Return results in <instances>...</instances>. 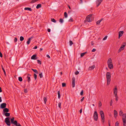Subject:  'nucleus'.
I'll return each instance as SVG.
<instances>
[{
    "instance_id": "1",
    "label": "nucleus",
    "mask_w": 126,
    "mask_h": 126,
    "mask_svg": "<svg viewBox=\"0 0 126 126\" xmlns=\"http://www.w3.org/2000/svg\"><path fill=\"white\" fill-rule=\"evenodd\" d=\"M111 74L109 72H107L106 73V77L107 82V85H109L111 81Z\"/></svg>"
},
{
    "instance_id": "2",
    "label": "nucleus",
    "mask_w": 126,
    "mask_h": 126,
    "mask_svg": "<svg viewBox=\"0 0 126 126\" xmlns=\"http://www.w3.org/2000/svg\"><path fill=\"white\" fill-rule=\"evenodd\" d=\"M107 63L109 68L110 69H112L113 68L112 60L111 58H109L107 61Z\"/></svg>"
},
{
    "instance_id": "3",
    "label": "nucleus",
    "mask_w": 126,
    "mask_h": 126,
    "mask_svg": "<svg viewBox=\"0 0 126 126\" xmlns=\"http://www.w3.org/2000/svg\"><path fill=\"white\" fill-rule=\"evenodd\" d=\"M93 15V14H90L88 16L86 17V19L84 21V22L85 23L86 22H90L92 21V17Z\"/></svg>"
},
{
    "instance_id": "4",
    "label": "nucleus",
    "mask_w": 126,
    "mask_h": 126,
    "mask_svg": "<svg viewBox=\"0 0 126 126\" xmlns=\"http://www.w3.org/2000/svg\"><path fill=\"white\" fill-rule=\"evenodd\" d=\"M100 113L101 118V121L103 123H104L105 121L104 114L103 111L102 110H100Z\"/></svg>"
},
{
    "instance_id": "5",
    "label": "nucleus",
    "mask_w": 126,
    "mask_h": 126,
    "mask_svg": "<svg viewBox=\"0 0 126 126\" xmlns=\"http://www.w3.org/2000/svg\"><path fill=\"white\" fill-rule=\"evenodd\" d=\"M123 45L121 46L118 50V52L119 53L121 51L123 50L125 48V47L126 45V43L125 42L123 43Z\"/></svg>"
},
{
    "instance_id": "6",
    "label": "nucleus",
    "mask_w": 126,
    "mask_h": 126,
    "mask_svg": "<svg viewBox=\"0 0 126 126\" xmlns=\"http://www.w3.org/2000/svg\"><path fill=\"white\" fill-rule=\"evenodd\" d=\"M93 117L94 120L95 121H97L98 119V116L97 112L96 111H94Z\"/></svg>"
},
{
    "instance_id": "7",
    "label": "nucleus",
    "mask_w": 126,
    "mask_h": 126,
    "mask_svg": "<svg viewBox=\"0 0 126 126\" xmlns=\"http://www.w3.org/2000/svg\"><path fill=\"white\" fill-rule=\"evenodd\" d=\"M103 0H97L96 1V4H97L96 7H98L100 4L101 2Z\"/></svg>"
},
{
    "instance_id": "8",
    "label": "nucleus",
    "mask_w": 126,
    "mask_h": 126,
    "mask_svg": "<svg viewBox=\"0 0 126 126\" xmlns=\"http://www.w3.org/2000/svg\"><path fill=\"white\" fill-rule=\"evenodd\" d=\"M7 104L5 103H3L1 104L0 106V108L1 109H4L6 107Z\"/></svg>"
},
{
    "instance_id": "9",
    "label": "nucleus",
    "mask_w": 126,
    "mask_h": 126,
    "mask_svg": "<svg viewBox=\"0 0 126 126\" xmlns=\"http://www.w3.org/2000/svg\"><path fill=\"white\" fill-rule=\"evenodd\" d=\"M117 88L116 86L113 89V93L115 95H117Z\"/></svg>"
},
{
    "instance_id": "10",
    "label": "nucleus",
    "mask_w": 126,
    "mask_h": 126,
    "mask_svg": "<svg viewBox=\"0 0 126 126\" xmlns=\"http://www.w3.org/2000/svg\"><path fill=\"white\" fill-rule=\"evenodd\" d=\"M75 78L74 77H73L72 79V87L74 88L75 86Z\"/></svg>"
},
{
    "instance_id": "11",
    "label": "nucleus",
    "mask_w": 126,
    "mask_h": 126,
    "mask_svg": "<svg viewBox=\"0 0 126 126\" xmlns=\"http://www.w3.org/2000/svg\"><path fill=\"white\" fill-rule=\"evenodd\" d=\"M37 55L36 54L33 55L31 57V59L32 60H36L37 59V57H36Z\"/></svg>"
},
{
    "instance_id": "12",
    "label": "nucleus",
    "mask_w": 126,
    "mask_h": 126,
    "mask_svg": "<svg viewBox=\"0 0 126 126\" xmlns=\"http://www.w3.org/2000/svg\"><path fill=\"white\" fill-rule=\"evenodd\" d=\"M3 111V113H5L9 112V110L8 109L5 108L4 109Z\"/></svg>"
},
{
    "instance_id": "13",
    "label": "nucleus",
    "mask_w": 126,
    "mask_h": 126,
    "mask_svg": "<svg viewBox=\"0 0 126 126\" xmlns=\"http://www.w3.org/2000/svg\"><path fill=\"white\" fill-rule=\"evenodd\" d=\"M123 117L122 118V120L123 121L126 120V114L124 113L122 115Z\"/></svg>"
},
{
    "instance_id": "14",
    "label": "nucleus",
    "mask_w": 126,
    "mask_h": 126,
    "mask_svg": "<svg viewBox=\"0 0 126 126\" xmlns=\"http://www.w3.org/2000/svg\"><path fill=\"white\" fill-rule=\"evenodd\" d=\"M117 111L115 110H114V117L116 118L117 117Z\"/></svg>"
},
{
    "instance_id": "15",
    "label": "nucleus",
    "mask_w": 126,
    "mask_h": 126,
    "mask_svg": "<svg viewBox=\"0 0 126 126\" xmlns=\"http://www.w3.org/2000/svg\"><path fill=\"white\" fill-rule=\"evenodd\" d=\"M33 38V37L32 36L28 39V41L27 42V44L28 45H29L30 44L31 39Z\"/></svg>"
},
{
    "instance_id": "16",
    "label": "nucleus",
    "mask_w": 126,
    "mask_h": 126,
    "mask_svg": "<svg viewBox=\"0 0 126 126\" xmlns=\"http://www.w3.org/2000/svg\"><path fill=\"white\" fill-rule=\"evenodd\" d=\"M31 76L30 74H28L27 76V78L28 79L27 80L28 82H29L30 80V77Z\"/></svg>"
},
{
    "instance_id": "17",
    "label": "nucleus",
    "mask_w": 126,
    "mask_h": 126,
    "mask_svg": "<svg viewBox=\"0 0 126 126\" xmlns=\"http://www.w3.org/2000/svg\"><path fill=\"white\" fill-rule=\"evenodd\" d=\"M95 67V65H93L92 66H91L89 67V69L90 70H91L94 69Z\"/></svg>"
},
{
    "instance_id": "18",
    "label": "nucleus",
    "mask_w": 126,
    "mask_h": 126,
    "mask_svg": "<svg viewBox=\"0 0 126 126\" xmlns=\"http://www.w3.org/2000/svg\"><path fill=\"white\" fill-rule=\"evenodd\" d=\"M103 18H101L100 20H98L97 21L96 23V24L97 25H99V24L100 22L103 20Z\"/></svg>"
},
{
    "instance_id": "19",
    "label": "nucleus",
    "mask_w": 126,
    "mask_h": 126,
    "mask_svg": "<svg viewBox=\"0 0 126 126\" xmlns=\"http://www.w3.org/2000/svg\"><path fill=\"white\" fill-rule=\"evenodd\" d=\"M124 33V31H120L119 32V35L120 36H122Z\"/></svg>"
},
{
    "instance_id": "20",
    "label": "nucleus",
    "mask_w": 126,
    "mask_h": 126,
    "mask_svg": "<svg viewBox=\"0 0 126 126\" xmlns=\"http://www.w3.org/2000/svg\"><path fill=\"white\" fill-rule=\"evenodd\" d=\"M25 10H28L30 11H32V10L31 8L29 7H25L24 8Z\"/></svg>"
},
{
    "instance_id": "21",
    "label": "nucleus",
    "mask_w": 126,
    "mask_h": 126,
    "mask_svg": "<svg viewBox=\"0 0 126 126\" xmlns=\"http://www.w3.org/2000/svg\"><path fill=\"white\" fill-rule=\"evenodd\" d=\"M1 67L2 68L4 72V75L5 76H6V72H5V70L4 69V68L3 67V66H2V65H1Z\"/></svg>"
},
{
    "instance_id": "22",
    "label": "nucleus",
    "mask_w": 126,
    "mask_h": 126,
    "mask_svg": "<svg viewBox=\"0 0 126 126\" xmlns=\"http://www.w3.org/2000/svg\"><path fill=\"white\" fill-rule=\"evenodd\" d=\"M41 4H38L36 6V8L37 9H39L41 8Z\"/></svg>"
},
{
    "instance_id": "23",
    "label": "nucleus",
    "mask_w": 126,
    "mask_h": 126,
    "mask_svg": "<svg viewBox=\"0 0 126 126\" xmlns=\"http://www.w3.org/2000/svg\"><path fill=\"white\" fill-rule=\"evenodd\" d=\"M32 70L35 73L37 74H38V72L36 70L33 69H32Z\"/></svg>"
},
{
    "instance_id": "24",
    "label": "nucleus",
    "mask_w": 126,
    "mask_h": 126,
    "mask_svg": "<svg viewBox=\"0 0 126 126\" xmlns=\"http://www.w3.org/2000/svg\"><path fill=\"white\" fill-rule=\"evenodd\" d=\"M87 53V52L84 53H81L80 54V56L81 57H83L84 55Z\"/></svg>"
},
{
    "instance_id": "25",
    "label": "nucleus",
    "mask_w": 126,
    "mask_h": 126,
    "mask_svg": "<svg viewBox=\"0 0 126 126\" xmlns=\"http://www.w3.org/2000/svg\"><path fill=\"white\" fill-rule=\"evenodd\" d=\"M44 100V103L46 104V103L47 101V98L46 97H44L43 98Z\"/></svg>"
},
{
    "instance_id": "26",
    "label": "nucleus",
    "mask_w": 126,
    "mask_h": 126,
    "mask_svg": "<svg viewBox=\"0 0 126 126\" xmlns=\"http://www.w3.org/2000/svg\"><path fill=\"white\" fill-rule=\"evenodd\" d=\"M123 125L124 126H126V120L123 121Z\"/></svg>"
},
{
    "instance_id": "27",
    "label": "nucleus",
    "mask_w": 126,
    "mask_h": 126,
    "mask_svg": "<svg viewBox=\"0 0 126 126\" xmlns=\"http://www.w3.org/2000/svg\"><path fill=\"white\" fill-rule=\"evenodd\" d=\"M39 0H32L30 3H33L37 2V1Z\"/></svg>"
},
{
    "instance_id": "28",
    "label": "nucleus",
    "mask_w": 126,
    "mask_h": 126,
    "mask_svg": "<svg viewBox=\"0 0 126 126\" xmlns=\"http://www.w3.org/2000/svg\"><path fill=\"white\" fill-rule=\"evenodd\" d=\"M18 80L20 82H21L22 81V79L21 77H18Z\"/></svg>"
},
{
    "instance_id": "29",
    "label": "nucleus",
    "mask_w": 126,
    "mask_h": 126,
    "mask_svg": "<svg viewBox=\"0 0 126 126\" xmlns=\"http://www.w3.org/2000/svg\"><path fill=\"white\" fill-rule=\"evenodd\" d=\"M123 112L122 110H120L119 113V115L120 116H122L123 115Z\"/></svg>"
},
{
    "instance_id": "30",
    "label": "nucleus",
    "mask_w": 126,
    "mask_h": 126,
    "mask_svg": "<svg viewBox=\"0 0 126 126\" xmlns=\"http://www.w3.org/2000/svg\"><path fill=\"white\" fill-rule=\"evenodd\" d=\"M58 98L59 99H60V91H59L58 92Z\"/></svg>"
},
{
    "instance_id": "31",
    "label": "nucleus",
    "mask_w": 126,
    "mask_h": 126,
    "mask_svg": "<svg viewBox=\"0 0 126 126\" xmlns=\"http://www.w3.org/2000/svg\"><path fill=\"white\" fill-rule=\"evenodd\" d=\"M20 40L22 41L24 40V38L23 36H21L20 37Z\"/></svg>"
},
{
    "instance_id": "32",
    "label": "nucleus",
    "mask_w": 126,
    "mask_h": 126,
    "mask_svg": "<svg viewBox=\"0 0 126 126\" xmlns=\"http://www.w3.org/2000/svg\"><path fill=\"white\" fill-rule=\"evenodd\" d=\"M73 19L72 18H70L68 20V21L69 22H73Z\"/></svg>"
},
{
    "instance_id": "33",
    "label": "nucleus",
    "mask_w": 126,
    "mask_h": 126,
    "mask_svg": "<svg viewBox=\"0 0 126 126\" xmlns=\"http://www.w3.org/2000/svg\"><path fill=\"white\" fill-rule=\"evenodd\" d=\"M37 75L35 73L34 74V77L35 80H36L37 78Z\"/></svg>"
},
{
    "instance_id": "34",
    "label": "nucleus",
    "mask_w": 126,
    "mask_h": 126,
    "mask_svg": "<svg viewBox=\"0 0 126 126\" xmlns=\"http://www.w3.org/2000/svg\"><path fill=\"white\" fill-rule=\"evenodd\" d=\"M64 16L65 18H67V14L66 12H65L64 13Z\"/></svg>"
},
{
    "instance_id": "35",
    "label": "nucleus",
    "mask_w": 126,
    "mask_h": 126,
    "mask_svg": "<svg viewBox=\"0 0 126 126\" xmlns=\"http://www.w3.org/2000/svg\"><path fill=\"white\" fill-rule=\"evenodd\" d=\"M115 95V97H116V101H118V96H117V95Z\"/></svg>"
},
{
    "instance_id": "36",
    "label": "nucleus",
    "mask_w": 126,
    "mask_h": 126,
    "mask_svg": "<svg viewBox=\"0 0 126 126\" xmlns=\"http://www.w3.org/2000/svg\"><path fill=\"white\" fill-rule=\"evenodd\" d=\"M51 20L52 22L54 23H55L56 22V20L54 18L51 19Z\"/></svg>"
},
{
    "instance_id": "37",
    "label": "nucleus",
    "mask_w": 126,
    "mask_h": 126,
    "mask_svg": "<svg viewBox=\"0 0 126 126\" xmlns=\"http://www.w3.org/2000/svg\"><path fill=\"white\" fill-rule=\"evenodd\" d=\"M62 86L63 87H65L66 86V84L65 83H63L62 84Z\"/></svg>"
},
{
    "instance_id": "38",
    "label": "nucleus",
    "mask_w": 126,
    "mask_h": 126,
    "mask_svg": "<svg viewBox=\"0 0 126 126\" xmlns=\"http://www.w3.org/2000/svg\"><path fill=\"white\" fill-rule=\"evenodd\" d=\"M70 45L71 46L73 44V42L71 41H69Z\"/></svg>"
},
{
    "instance_id": "39",
    "label": "nucleus",
    "mask_w": 126,
    "mask_h": 126,
    "mask_svg": "<svg viewBox=\"0 0 126 126\" xmlns=\"http://www.w3.org/2000/svg\"><path fill=\"white\" fill-rule=\"evenodd\" d=\"M115 126H119V122L118 121H117L115 123Z\"/></svg>"
},
{
    "instance_id": "40",
    "label": "nucleus",
    "mask_w": 126,
    "mask_h": 126,
    "mask_svg": "<svg viewBox=\"0 0 126 126\" xmlns=\"http://www.w3.org/2000/svg\"><path fill=\"white\" fill-rule=\"evenodd\" d=\"M61 103L59 102L58 103V107L60 109L61 108Z\"/></svg>"
},
{
    "instance_id": "41",
    "label": "nucleus",
    "mask_w": 126,
    "mask_h": 126,
    "mask_svg": "<svg viewBox=\"0 0 126 126\" xmlns=\"http://www.w3.org/2000/svg\"><path fill=\"white\" fill-rule=\"evenodd\" d=\"M102 103L100 101H99V106L100 107H101L102 106Z\"/></svg>"
},
{
    "instance_id": "42",
    "label": "nucleus",
    "mask_w": 126,
    "mask_h": 126,
    "mask_svg": "<svg viewBox=\"0 0 126 126\" xmlns=\"http://www.w3.org/2000/svg\"><path fill=\"white\" fill-rule=\"evenodd\" d=\"M37 62L38 63L41 64V61L39 60H37Z\"/></svg>"
},
{
    "instance_id": "43",
    "label": "nucleus",
    "mask_w": 126,
    "mask_h": 126,
    "mask_svg": "<svg viewBox=\"0 0 126 126\" xmlns=\"http://www.w3.org/2000/svg\"><path fill=\"white\" fill-rule=\"evenodd\" d=\"M59 21L61 23H63V19L62 18L60 19V20H59Z\"/></svg>"
},
{
    "instance_id": "44",
    "label": "nucleus",
    "mask_w": 126,
    "mask_h": 126,
    "mask_svg": "<svg viewBox=\"0 0 126 126\" xmlns=\"http://www.w3.org/2000/svg\"><path fill=\"white\" fill-rule=\"evenodd\" d=\"M39 76L40 78H42L43 77V75L42 73H41L39 74Z\"/></svg>"
},
{
    "instance_id": "45",
    "label": "nucleus",
    "mask_w": 126,
    "mask_h": 126,
    "mask_svg": "<svg viewBox=\"0 0 126 126\" xmlns=\"http://www.w3.org/2000/svg\"><path fill=\"white\" fill-rule=\"evenodd\" d=\"M83 93V90H82L80 93V94L81 95H82Z\"/></svg>"
},
{
    "instance_id": "46",
    "label": "nucleus",
    "mask_w": 126,
    "mask_h": 126,
    "mask_svg": "<svg viewBox=\"0 0 126 126\" xmlns=\"http://www.w3.org/2000/svg\"><path fill=\"white\" fill-rule=\"evenodd\" d=\"M79 73V72L78 71H76L75 73V74L76 75H78Z\"/></svg>"
},
{
    "instance_id": "47",
    "label": "nucleus",
    "mask_w": 126,
    "mask_h": 126,
    "mask_svg": "<svg viewBox=\"0 0 126 126\" xmlns=\"http://www.w3.org/2000/svg\"><path fill=\"white\" fill-rule=\"evenodd\" d=\"M17 38L16 37L14 39V42H16L17 41Z\"/></svg>"
},
{
    "instance_id": "48",
    "label": "nucleus",
    "mask_w": 126,
    "mask_h": 126,
    "mask_svg": "<svg viewBox=\"0 0 126 126\" xmlns=\"http://www.w3.org/2000/svg\"><path fill=\"white\" fill-rule=\"evenodd\" d=\"M112 103H113V102H112V100H111L110 102V106H112Z\"/></svg>"
},
{
    "instance_id": "49",
    "label": "nucleus",
    "mask_w": 126,
    "mask_h": 126,
    "mask_svg": "<svg viewBox=\"0 0 126 126\" xmlns=\"http://www.w3.org/2000/svg\"><path fill=\"white\" fill-rule=\"evenodd\" d=\"M107 36H105L103 39V40H106L107 38Z\"/></svg>"
},
{
    "instance_id": "50",
    "label": "nucleus",
    "mask_w": 126,
    "mask_h": 126,
    "mask_svg": "<svg viewBox=\"0 0 126 126\" xmlns=\"http://www.w3.org/2000/svg\"><path fill=\"white\" fill-rule=\"evenodd\" d=\"M0 57L2 58L3 57L2 54L1 53L0 51Z\"/></svg>"
},
{
    "instance_id": "51",
    "label": "nucleus",
    "mask_w": 126,
    "mask_h": 126,
    "mask_svg": "<svg viewBox=\"0 0 126 126\" xmlns=\"http://www.w3.org/2000/svg\"><path fill=\"white\" fill-rule=\"evenodd\" d=\"M96 50V49H93L92 51V52H95Z\"/></svg>"
},
{
    "instance_id": "52",
    "label": "nucleus",
    "mask_w": 126,
    "mask_h": 126,
    "mask_svg": "<svg viewBox=\"0 0 126 126\" xmlns=\"http://www.w3.org/2000/svg\"><path fill=\"white\" fill-rule=\"evenodd\" d=\"M82 109H81L79 110L80 113H82Z\"/></svg>"
},
{
    "instance_id": "53",
    "label": "nucleus",
    "mask_w": 126,
    "mask_h": 126,
    "mask_svg": "<svg viewBox=\"0 0 126 126\" xmlns=\"http://www.w3.org/2000/svg\"><path fill=\"white\" fill-rule=\"evenodd\" d=\"M84 98V97H83L82 99H81V102H82Z\"/></svg>"
},
{
    "instance_id": "54",
    "label": "nucleus",
    "mask_w": 126,
    "mask_h": 126,
    "mask_svg": "<svg viewBox=\"0 0 126 126\" xmlns=\"http://www.w3.org/2000/svg\"><path fill=\"white\" fill-rule=\"evenodd\" d=\"M47 31L48 32H49L50 31V30L49 29H47Z\"/></svg>"
},
{
    "instance_id": "55",
    "label": "nucleus",
    "mask_w": 126,
    "mask_h": 126,
    "mask_svg": "<svg viewBox=\"0 0 126 126\" xmlns=\"http://www.w3.org/2000/svg\"><path fill=\"white\" fill-rule=\"evenodd\" d=\"M37 48V46H36L34 47L33 48L34 49H36Z\"/></svg>"
},
{
    "instance_id": "56",
    "label": "nucleus",
    "mask_w": 126,
    "mask_h": 126,
    "mask_svg": "<svg viewBox=\"0 0 126 126\" xmlns=\"http://www.w3.org/2000/svg\"><path fill=\"white\" fill-rule=\"evenodd\" d=\"M2 91L1 88L0 87V93L2 92Z\"/></svg>"
},
{
    "instance_id": "57",
    "label": "nucleus",
    "mask_w": 126,
    "mask_h": 126,
    "mask_svg": "<svg viewBox=\"0 0 126 126\" xmlns=\"http://www.w3.org/2000/svg\"><path fill=\"white\" fill-rule=\"evenodd\" d=\"M47 57L48 58H50V57L48 55H47Z\"/></svg>"
},
{
    "instance_id": "58",
    "label": "nucleus",
    "mask_w": 126,
    "mask_h": 126,
    "mask_svg": "<svg viewBox=\"0 0 126 126\" xmlns=\"http://www.w3.org/2000/svg\"><path fill=\"white\" fill-rule=\"evenodd\" d=\"M24 92L25 93H26L27 92V90L26 89H25L24 90Z\"/></svg>"
},
{
    "instance_id": "59",
    "label": "nucleus",
    "mask_w": 126,
    "mask_h": 126,
    "mask_svg": "<svg viewBox=\"0 0 126 126\" xmlns=\"http://www.w3.org/2000/svg\"><path fill=\"white\" fill-rule=\"evenodd\" d=\"M2 102L1 98V97H0V102Z\"/></svg>"
},
{
    "instance_id": "60",
    "label": "nucleus",
    "mask_w": 126,
    "mask_h": 126,
    "mask_svg": "<svg viewBox=\"0 0 126 126\" xmlns=\"http://www.w3.org/2000/svg\"><path fill=\"white\" fill-rule=\"evenodd\" d=\"M43 50V49L42 48H40V51H41Z\"/></svg>"
},
{
    "instance_id": "61",
    "label": "nucleus",
    "mask_w": 126,
    "mask_h": 126,
    "mask_svg": "<svg viewBox=\"0 0 126 126\" xmlns=\"http://www.w3.org/2000/svg\"><path fill=\"white\" fill-rule=\"evenodd\" d=\"M91 45H94V43H93V42H92V43H91Z\"/></svg>"
},
{
    "instance_id": "62",
    "label": "nucleus",
    "mask_w": 126,
    "mask_h": 126,
    "mask_svg": "<svg viewBox=\"0 0 126 126\" xmlns=\"http://www.w3.org/2000/svg\"><path fill=\"white\" fill-rule=\"evenodd\" d=\"M108 124H110V120L108 121Z\"/></svg>"
},
{
    "instance_id": "63",
    "label": "nucleus",
    "mask_w": 126,
    "mask_h": 126,
    "mask_svg": "<svg viewBox=\"0 0 126 126\" xmlns=\"http://www.w3.org/2000/svg\"><path fill=\"white\" fill-rule=\"evenodd\" d=\"M63 74L62 72H60V74L61 75H62Z\"/></svg>"
},
{
    "instance_id": "64",
    "label": "nucleus",
    "mask_w": 126,
    "mask_h": 126,
    "mask_svg": "<svg viewBox=\"0 0 126 126\" xmlns=\"http://www.w3.org/2000/svg\"><path fill=\"white\" fill-rule=\"evenodd\" d=\"M68 7L69 8V9H71L70 6L69 5H68Z\"/></svg>"
}]
</instances>
